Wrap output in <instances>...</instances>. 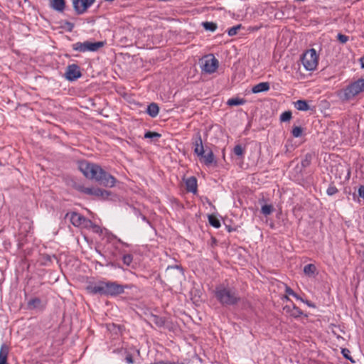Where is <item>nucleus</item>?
Returning a JSON list of instances; mask_svg holds the SVG:
<instances>
[{
  "instance_id": "412c9836",
  "label": "nucleus",
  "mask_w": 364,
  "mask_h": 364,
  "mask_svg": "<svg viewBox=\"0 0 364 364\" xmlns=\"http://www.w3.org/2000/svg\"><path fill=\"white\" fill-rule=\"evenodd\" d=\"M294 106L299 111H308L310 109V106L306 100H297L294 102Z\"/></svg>"
},
{
  "instance_id": "39448f33",
  "label": "nucleus",
  "mask_w": 364,
  "mask_h": 364,
  "mask_svg": "<svg viewBox=\"0 0 364 364\" xmlns=\"http://www.w3.org/2000/svg\"><path fill=\"white\" fill-rule=\"evenodd\" d=\"M301 63L306 70L313 71L318 65V57L314 48L307 50L301 58Z\"/></svg>"
},
{
  "instance_id": "c85d7f7f",
  "label": "nucleus",
  "mask_w": 364,
  "mask_h": 364,
  "mask_svg": "<svg viewBox=\"0 0 364 364\" xmlns=\"http://www.w3.org/2000/svg\"><path fill=\"white\" fill-rule=\"evenodd\" d=\"M292 114L291 111H285L280 115L281 122H288L291 119Z\"/></svg>"
},
{
  "instance_id": "473e14b6",
  "label": "nucleus",
  "mask_w": 364,
  "mask_h": 364,
  "mask_svg": "<svg viewBox=\"0 0 364 364\" xmlns=\"http://www.w3.org/2000/svg\"><path fill=\"white\" fill-rule=\"evenodd\" d=\"M85 229H92L94 232L97 233V234H101L102 232V230L101 229V228L99 225L93 223L92 220H91V225L90 226L87 225V227H86Z\"/></svg>"
},
{
  "instance_id": "4be33fe9",
  "label": "nucleus",
  "mask_w": 364,
  "mask_h": 364,
  "mask_svg": "<svg viewBox=\"0 0 364 364\" xmlns=\"http://www.w3.org/2000/svg\"><path fill=\"white\" fill-rule=\"evenodd\" d=\"M110 195V192L106 190H102L99 188H94L92 196H95L97 197H102L103 198H107Z\"/></svg>"
},
{
  "instance_id": "09e8293b",
  "label": "nucleus",
  "mask_w": 364,
  "mask_h": 364,
  "mask_svg": "<svg viewBox=\"0 0 364 364\" xmlns=\"http://www.w3.org/2000/svg\"><path fill=\"white\" fill-rule=\"evenodd\" d=\"M142 220H143L144 221H146V222H147L148 223H149V220H147V218H146L145 216H142Z\"/></svg>"
},
{
  "instance_id": "de8ad7c7",
  "label": "nucleus",
  "mask_w": 364,
  "mask_h": 364,
  "mask_svg": "<svg viewBox=\"0 0 364 364\" xmlns=\"http://www.w3.org/2000/svg\"><path fill=\"white\" fill-rule=\"evenodd\" d=\"M361 68H364V56L360 59Z\"/></svg>"
},
{
  "instance_id": "f8f14e48",
  "label": "nucleus",
  "mask_w": 364,
  "mask_h": 364,
  "mask_svg": "<svg viewBox=\"0 0 364 364\" xmlns=\"http://www.w3.org/2000/svg\"><path fill=\"white\" fill-rule=\"evenodd\" d=\"M193 146L194 154H196L198 157L203 156V154L205 153V149L200 132H197L194 136Z\"/></svg>"
},
{
  "instance_id": "f3484780",
  "label": "nucleus",
  "mask_w": 364,
  "mask_h": 364,
  "mask_svg": "<svg viewBox=\"0 0 364 364\" xmlns=\"http://www.w3.org/2000/svg\"><path fill=\"white\" fill-rule=\"evenodd\" d=\"M270 86L268 82H259L252 88V92L253 93H259L262 92H267L269 90Z\"/></svg>"
},
{
  "instance_id": "0eeeda50",
  "label": "nucleus",
  "mask_w": 364,
  "mask_h": 364,
  "mask_svg": "<svg viewBox=\"0 0 364 364\" xmlns=\"http://www.w3.org/2000/svg\"><path fill=\"white\" fill-rule=\"evenodd\" d=\"M104 44L102 41L90 42L87 41L85 42H77L73 44L72 47L74 50L81 53L87 51L95 52L103 47Z\"/></svg>"
},
{
  "instance_id": "ea45409f",
  "label": "nucleus",
  "mask_w": 364,
  "mask_h": 364,
  "mask_svg": "<svg viewBox=\"0 0 364 364\" xmlns=\"http://www.w3.org/2000/svg\"><path fill=\"white\" fill-rule=\"evenodd\" d=\"M285 291L287 294L293 296L296 299H299L301 301H303L301 298L299 297L298 294H296L289 287L286 286Z\"/></svg>"
},
{
  "instance_id": "9b49d317",
  "label": "nucleus",
  "mask_w": 364,
  "mask_h": 364,
  "mask_svg": "<svg viewBox=\"0 0 364 364\" xmlns=\"http://www.w3.org/2000/svg\"><path fill=\"white\" fill-rule=\"evenodd\" d=\"M65 77L69 81H75L82 75L80 67L76 64L68 65L65 73Z\"/></svg>"
},
{
  "instance_id": "bb28decb",
  "label": "nucleus",
  "mask_w": 364,
  "mask_h": 364,
  "mask_svg": "<svg viewBox=\"0 0 364 364\" xmlns=\"http://www.w3.org/2000/svg\"><path fill=\"white\" fill-rule=\"evenodd\" d=\"M273 210L274 207L272 206V205L265 204L262 205L261 208V213L265 216L270 215L273 212Z\"/></svg>"
},
{
  "instance_id": "f704fd0d",
  "label": "nucleus",
  "mask_w": 364,
  "mask_h": 364,
  "mask_svg": "<svg viewBox=\"0 0 364 364\" xmlns=\"http://www.w3.org/2000/svg\"><path fill=\"white\" fill-rule=\"evenodd\" d=\"M338 192V188L333 184H330L326 190V193L330 196L335 195Z\"/></svg>"
},
{
  "instance_id": "a18cd8bd",
  "label": "nucleus",
  "mask_w": 364,
  "mask_h": 364,
  "mask_svg": "<svg viewBox=\"0 0 364 364\" xmlns=\"http://www.w3.org/2000/svg\"><path fill=\"white\" fill-rule=\"evenodd\" d=\"M112 237L113 238L117 239V241H118L119 242L122 243V245H125V246H128V245H127V243L124 242L121 239L117 238V236H115V235H112Z\"/></svg>"
},
{
  "instance_id": "6e6552de",
  "label": "nucleus",
  "mask_w": 364,
  "mask_h": 364,
  "mask_svg": "<svg viewBox=\"0 0 364 364\" xmlns=\"http://www.w3.org/2000/svg\"><path fill=\"white\" fill-rule=\"evenodd\" d=\"M65 218H68L73 225L77 228H86L91 225V220L77 212L67 213Z\"/></svg>"
},
{
  "instance_id": "20e7f679",
  "label": "nucleus",
  "mask_w": 364,
  "mask_h": 364,
  "mask_svg": "<svg viewBox=\"0 0 364 364\" xmlns=\"http://www.w3.org/2000/svg\"><path fill=\"white\" fill-rule=\"evenodd\" d=\"M363 91L364 79H358L343 89L341 95V98L343 100H350Z\"/></svg>"
},
{
  "instance_id": "cd10ccee",
  "label": "nucleus",
  "mask_w": 364,
  "mask_h": 364,
  "mask_svg": "<svg viewBox=\"0 0 364 364\" xmlns=\"http://www.w3.org/2000/svg\"><path fill=\"white\" fill-rule=\"evenodd\" d=\"M208 221L209 223L215 228H219L220 227V220L213 215L208 216Z\"/></svg>"
},
{
  "instance_id": "393cba45",
  "label": "nucleus",
  "mask_w": 364,
  "mask_h": 364,
  "mask_svg": "<svg viewBox=\"0 0 364 364\" xmlns=\"http://www.w3.org/2000/svg\"><path fill=\"white\" fill-rule=\"evenodd\" d=\"M151 321L159 327H162L165 324V320L156 315L152 314L151 316Z\"/></svg>"
},
{
  "instance_id": "f257e3e1",
  "label": "nucleus",
  "mask_w": 364,
  "mask_h": 364,
  "mask_svg": "<svg viewBox=\"0 0 364 364\" xmlns=\"http://www.w3.org/2000/svg\"><path fill=\"white\" fill-rule=\"evenodd\" d=\"M79 168L86 178L95 180L105 187L112 188L116 183V178L96 164L82 161L79 164Z\"/></svg>"
},
{
  "instance_id": "9d476101",
  "label": "nucleus",
  "mask_w": 364,
  "mask_h": 364,
  "mask_svg": "<svg viewBox=\"0 0 364 364\" xmlns=\"http://www.w3.org/2000/svg\"><path fill=\"white\" fill-rule=\"evenodd\" d=\"M95 1V0H73V5L77 14H82Z\"/></svg>"
},
{
  "instance_id": "49530a36",
  "label": "nucleus",
  "mask_w": 364,
  "mask_h": 364,
  "mask_svg": "<svg viewBox=\"0 0 364 364\" xmlns=\"http://www.w3.org/2000/svg\"><path fill=\"white\" fill-rule=\"evenodd\" d=\"M332 333H333L334 336H336V338L338 340H344V338L341 336L337 334L335 331H333Z\"/></svg>"
},
{
  "instance_id": "79ce46f5",
  "label": "nucleus",
  "mask_w": 364,
  "mask_h": 364,
  "mask_svg": "<svg viewBox=\"0 0 364 364\" xmlns=\"http://www.w3.org/2000/svg\"><path fill=\"white\" fill-rule=\"evenodd\" d=\"M125 361L128 364L134 363L133 356L130 353H127L126 357H125Z\"/></svg>"
},
{
  "instance_id": "b1692460",
  "label": "nucleus",
  "mask_w": 364,
  "mask_h": 364,
  "mask_svg": "<svg viewBox=\"0 0 364 364\" xmlns=\"http://www.w3.org/2000/svg\"><path fill=\"white\" fill-rule=\"evenodd\" d=\"M316 270V267L313 264H308L304 267V272L306 275L309 277L314 276L315 272Z\"/></svg>"
},
{
  "instance_id": "6ab92c4d",
  "label": "nucleus",
  "mask_w": 364,
  "mask_h": 364,
  "mask_svg": "<svg viewBox=\"0 0 364 364\" xmlns=\"http://www.w3.org/2000/svg\"><path fill=\"white\" fill-rule=\"evenodd\" d=\"M27 305H28V309H43V306L42 305L41 300L37 297L30 299L28 301Z\"/></svg>"
},
{
  "instance_id": "e433bc0d",
  "label": "nucleus",
  "mask_w": 364,
  "mask_h": 364,
  "mask_svg": "<svg viewBox=\"0 0 364 364\" xmlns=\"http://www.w3.org/2000/svg\"><path fill=\"white\" fill-rule=\"evenodd\" d=\"M122 261L124 264L129 266L133 261V257L130 254L124 255L122 257Z\"/></svg>"
},
{
  "instance_id": "c03bdc74",
  "label": "nucleus",
  "mask_w": 364,
  "mask_h": 364,
  "mask_svg": "<svg viewBox=\"0 0 364 364\" xmlns=\"http://www.w3.org/2000/svg\"><path fill=\"white\" fill-rule=\"evenodd\" d=\"M159 364H183L180 362H171V361H159Z\"/></svg>"
},
{
  "instance_id": "aec40b11",
  "label": "nucleus",
  "mask_w": 364,
  "mask_h": 364,
  "mask_svg": "<svg viewBox=\"0 0 364 364\" xmlns=\"http://www.w3.org/2000/svg\"><path fill=\"white\" fill-rule=\"evenodd\" d=\"M51 7L55 11L62 12L65 9V0H52Z\"/></svg>"
},
{
  "instance_id": "a19ab883",
  "label": "nucleus",
  "mask_w": 364,
  "mask_h": 364,
  "mask_svg": "<svg viewBox=\"0 0 364 364\" xmlns=\"http://www.w3.org/2000/svg\"><path fill=\"white\" fill-rule=\"evenodd\" d=\"M337 39L343 44L346 43L348 40L349 37L348 36L343 35L342 33H338L337 35Z\"/></svg>"
},
{
  "instance_id": "423d86ee",
  "label": "nucleus",
  "mask_w": 364,
  "mask_h": 364,
  "mask_svg": "<svg viewBox=\"0 0 364 364\" xmlns=\"http://www.w3.org/2000/svg\"><path fill=\"white\" fill-rule=\"evenodd\" d=\"M200 66L203 73L212 74L218 68L219 62L213 54H209L200 60Z\"/></svg>"
},
{
  "instance_id": "58836bf2",
  "label": "nucleus",
  "mask_w": 364,
  "mask_h": 364,
  "mask_svg": "<svg viewBox=\"0 0 364 364\" xmlns=\"http://www.w3.org/2000/svg\"><path fill=\"white\" fill-rule=\"evenodd\" d=\"M233 152L236 156H241L244 153V149L241 145H236L234 147Z\"/></svg>"
},
{
  "instance_id": "a211bd4d",
  "label": "nucleus",
  "mask_w": 364,
  "mask_h": 364,
  "mask_svg": "<svg viewBox=\"0 0 364 364\" xmlns=\"http://www.w3.org/2000/svg\"><path fill=\"white\" fill-rule=\"evenodd\" d=\"M146 112L151 117H156L159 114V107L156 103L152 102L147 106Z\"/></svg>"
},
{
  "instance_id": "5701e85b",
  "label": "nucleus",
  "mask_w": 364,
  "mask_h": 364,
  "mask_svg": "<svg viewBox=\"0 0 364 364\" xmlns=\"http://www.w3.org/2000/svg\"><path fill=\"white\" fill-rule=\"evenodd\" d=\"M246 102V100L243 98L233 97L228 100L227 105L229 106H237L242 105Z\"/></svg>"
},
{
  "instance_id": "4468645a",
  "label": "nucleus",
  "mask_w": 364,
  "mask_h": 364,
  "mask_svg": "<svg viewBox=\"0 0 364 364\" xmlns=\"http://www.w3.org/2000/svg\"><path fill=\"white\" fill-rule=\"evenodd\" d=\"M199 158L208 166H210L213 163H216L213 152L211 150H209L207 154L204 153L203 156H200Z\"/></svg>"
},
{
  "instance_id": "c756f323",
  "label": "nucleus",
  "mask_w": 364,
  "mask_h": 364,
  "mask_svg": "<svg viewBox=\"0 0 364 364\" xmlns=\"http://www.w3.org/2000/svg\"><path fill=\"white\" fill-rule=\"evenodd\" d=\"M93 188H87V187H85L83 186H79L77 189L85 193V194H87V195H90V196H92V193H93Z\"/></svg>"
},
{
  "instance_id": "2eb2a0df",
  "label": "nucleus",
  "mask_w": 364,
  "mask_h": 364,
  "mask_svg": "<svg viewBox=\"0 0 364 364\" xmlns=\"http://www.w3.org/2000/svg\"><path fill=\"white\" fill-rule=\"evenodd\" d=\"M186 190L188 192L196 193L197 192V179L192 176L186 179Z\"/></svg>"
},
{
  "instance_id": "72a5a7b5",
  "label": "nucleus",
  "mask_w": 364,
  "mask_h": 364,
  "mask_svg": "<svg viewBox=\"0 0 364 364\" xmlns=\"http://www.w3.org/2000/svg\"><path fill=\"white\" fill-rule=\"evenodd\" d=\"M341 353L346 359L350 360L352 363H355V360L350 356V351L348 348H343L341 350Z\"/></svg>"
},
{
  "instance_id": "4c0bfd02",
  "label": "nucleus",
  "mask_w": 364,
  "mask_h": 364,
  "mask_svg": "<svg viewBox=\"0 0 364 364\" xmlns=\"http://www.w3.org/2000/svg\"><path fill=\"white\" fill-rule=\"evenodd\" d=\"M161 136V135L157 132L149 131L145 133L144 138H146V139L160 138Z\"/></svg>"
},
{
  "instance_id": "c9c22d12",
  "label": "nucleus",
  "mask_w": 364,
  "mask_h": 364,
  "mask_svg": "<svg viewBox=\"0 0 364 364\" xmlns=\"http://www.w3.org/2000/svg\"><path fill=\"white\" fill-rule=\"evenodd\" d=\"M311 154H306L305 158L301 161V166L304 168L309 166L311 164Z\"/></svg>"
},
{
  "instance_id": "37998d69",
  "label": "nucleus",
  "mask_w": 364,
  "mask_h": 364,
  "mask_svg": "<svg viewBox=\"0 0 364 364\" xmlns=\"http://www.w3.org/2000/svg\"><path fill=\"white\" fill-rule=\"evenodd\" d=\"M358 196L364 200V186H360L358 190Z\"/></svg>"
},
{
  "instance_id": "2f4dec72",
  "label": "nucleus",
  "mask_w": 364,
  "mask_h": 364,
  "mask_svg": "<svg viewBox=\"0 0 364 364\" xmlns=\"http://www.w3.org/2000/svg\"><path fill=\"white\" fill-rule=\"evenodd\" d=\"M302 132H303V129L301 127L295 126L293 127V129L291 130V134L293 135V136H294L296 138L301 136L302 134Z\"/></svg>"
},
{
  "instance_id": "dca6fc26",
  "label": "nucleus",
  "mask_w": 364,
  "mask_h": 364,
  "mask_svg": "<svg viewBox=\"0 0 364 364\" xmlns=\"http://www.w3.org/2000/svg\"><path fill=\"white\" fill-rule=\"evenodd\" d=\"M9 353V347L3 343L0 348V364H9L7 363L8 355Z\"/></svg>"
},
{
  "instance_id": "f03ea898",
  "label": "nucleus",
  "mask_w": 364,
  "mask_h": 364,
  "mask_svg": "<svg viewBox=\"0 0 364 364\" xmlns=\"http://www.w3.org/2000/svg\"><path fill=\"white\" fill-rule=\"evenodd\" d=\"M127 286L119 284L115 282L100 281L96 284H89L86 289L92 294L115 296L124 292Z\"/></svg>"
},
{
  "instance_id": "ddd939ff",
  "label": "nucleus",
  "mask_w": 364,
  "mask_h": 364,
  "mask_svg": "<svg viewBox=\"0 0 364 364\" xmlns=\"http://www.w3.org/2000/svg\"><path fill=\"white\" fill-rule=\"evenodd\" d=\"M284 310L294 318H298L303 314V311L299 307L296 306L294 304H293L292 306H286L284 308Z\"/></svg>"
},
{
  "instance_id": "7c9ffc66",
  "label": "nucleus",
  "mask_w": 364,
  "mask_h": 364,
  "mask_svg": "<svg viewBox=\"0 0 364 364\" xmlns=\"http://www.w3.org/2000/svg\"><path fill=\"white\" fill-rule=\"evenodd\" d=\"M242 28V25L241 24H237L230 28L228 29V34L229 36H233L235 35H236L237 33V31L241 29Z\"/></svg>"
},
{
  "instance_id": "1a4fd4ad",
  "label": "nucleus",
  "mask_w": 364,
  "mask_h": 364,
  "mask_svg": "<svg viewBox=\"0 0 364 364\" xmlns=\"http://www.w3.org/2000/svg\"><path fill=\"white\" fill-rule=\"evenodd\" d=\"M183 276V269L181 266H168L165 272V277L169 282H174L181 279Z\"/></svg>"
},
{
  "instance_id": "a878e982",
  "label": "nucleus",
  "mask_w": 364,
  "mask_h": 364,
  "mask_svg": "<svg viewBox=\"0 0 364 364\" xmlns=\"http://www.w3.org/2000/svg\"><path fill=\"white\" fill-rule=\"evenodd\" d=\"M202 25L205 30L210 31L212 32H214L218 28L217 24L214 22L205 21L202 23Z\"/></svg>"
},
{
  "instance_id": "7ed1b4c3",
  "label": "nucleus",
  "mask_w": 364,
  "mask_h": 364,
  "mask_svg": "<svg viewBox=\"0 0 364 364\" xmlns=\"http://www.w3.org/2000/svg\"><path fill=\"white\" fill-rule=\"evenodd\" d=\"M214 294L216 299L223 306H234L240 301L236 289L224 284L218 285Z\"/></svg>"
}]
</instances>
